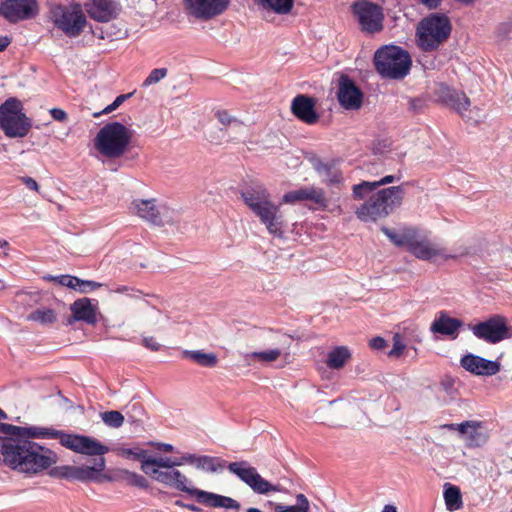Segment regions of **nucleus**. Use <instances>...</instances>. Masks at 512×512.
I'll list each match as a JSON object with an SVG mask.
<instances>
[{
    "instance_id": "1",
    "label": "nucleus",
    "mask_w": 512,
    "mask_h": 512,
    "mask_svg": "<svg viewBox=\"0 0 512 512\" xmlns=\"http://www.w3.org/2000/svg\"><path fill=\"white\" fill-rule=\"evenodd\" d=\"M28 432H20L15 438L0 437V453L3 463L10 469L29 474H39L58 461L57 454L34 442L33 439H55L51 436L54 428L23 427Z\"/></svg>"
},
{
    "instance_id": "2",
    "label": "nucleus",
    "mask_w": 512,
    "mask_h": 512,
    "mask_svg": "<svg viewBox=\"0 0 512 512\" xmlns=\"http://www.w3.org/2000/svg\"><path fill=\"white\" fill-rule=\"evenodd\" d=\"M241 197L249 209L260 219L270 234L282 237L284 219L280 206L271 201L268 190L261 184L247 186L241 190Z\"/></svg>"
},
{
    "instance_id": "3",
    "label": "nucleus",
    "mask_w": 512,
    "mask_h": 512,
    "mask_svg": "<svg viewBox=\"0 0 512 512\" xmlns=\"http://www.w3.org/2000/svg\"><path fill=\"white\" fill-rule=\"evenodd\" d=\"M404 194L403 185L381 189L373 193L355 213L365 222L385 218L402 204Z\"/></svg>"
},
{
    "instance_id": "4",
    "label": "nucleus",
    "mask_w": 512,
    "mask_h": 512,
    "mask_svg": "<svg viewBox=\"0 0 512 512\" xmlns=\"http://www.w3.org/2000/svg\"><path fill=\"white\" fill-rule=\"evenodd\" d=\"M451 31L452 26L446 15L432 13L417 26V46L424 52L435 51L449 38Z\"/></svg>"
},
{
    "instance_id": "5",
    "label": "nucleus",
    "mask_w": 512,
    "mask_h": 512,
    "mask_svg": "<svg viewBox=\"0 0 512 512\" xmlns=\"http://www.w3.org/2000/svg\"><path fill=\"white\" fill-rule=\"evenodd\" d=\"M411 64L409 53L394 45L381 47L374 55L375 69L382 78L403 79L409 73Z\"/></svg>"
},
{
    "instance_id": "6",
    "label": "nucleus",
    "mask_w": 512,
    "mask_h": 512,
    "mask_svg": "<svg viewBox=\"0 0 512 512\" xmlns=\"http://www.w3.org/2000/svg\"><path fill=\"white\" fill-rule=\"evenodd\" d=\"M132 138V132L120 122H110L97 133L94 145L101 155L109 159L121 157Z\"/></svg>"
},
{
    "instance_id": "7",
    "label": "nucleus",
    "mask_w": 512,
    "mask_h": 512,
    "mask_svg": "<svg viewBox=\"0 0 512 512\" xmlns=\"http://www.w3.org/2000/svg\"><path fill=\"white\" fill-rule=\"evenodd\" d=\"M49 14L54 26L70 38L78 37L87 24L82 6L78 3L68 6L53 4Z\"/></svg>"
},
{
    "instance_id": "8",
    "label": "nucleus",
    "mask_w": 512,
    "mask_h": 512,
    "mask_svg": "<svg viewBox=\"0 0 512 512\" xmlns=\"http://www.w3.org/2000/svg\"><path fill=\"white\" fill-rule=\"evenodd\" d=\"M23 105L17 98H8L0 105V128L10 138L25 137L31 126V119L22 113Z\"/></svg>"
},
{
    "instance_id": "9",
    "label": "nucleus",
    "mask_w": 512,
    "mask_h": 512,
    "mask_svg": "<svg viewBox=\"0 0 512 512\" xmlns=\"http://www.w3.org/2000/svg\"><path fill=\"white\" fill-rule=\"evenodd\" d=\"M106 466L104 457L94 460L93 466L63 465L50 469L49 475L53 478L66 479L69 481L101 482L105 476L102 474Z\"/></svg>"
},
{
    "instance_id": "10",
    "label": "nucleus",
    "mask_w": 512,
    "mask_h": 512,
    "mask_svg": "<svg viewBox=\"0 0 512 512\" xmlns=\"http://www.w3.org/2000/svg\"><path fill=\"white\" fill-rule=\"evenodd\" d=\"M350 8L362 32L373 35L383 30L384 13L379 4L369 0H356Z\"/></svg>"
},
{
    "instance_id": "11",
    "label": "nucleus",
    "mask_w": 512,
    "mask_h": 512,
    "mask_svg": "<svg viewBox=\"0 0 512 512\" xmlns=\"http://www.w3.org/2000/svg\"><path fill=\"white\" fill-rule=\"evenodd\" d=\"M227 468L256 494L267 495L282 490L280 485H274L264 479L248 461L231 462Z\"/></svg>"
},
{
    "instance_id": "12",
    "label": "nucleus",
    "mask_w": 512,
    "mask_h": 512,
    "mask_svg": "<svg viewBox=\"0 0 512 512\" xmlns=\"http://www.w3.org/2000/svg\"><path fill=\"white\" fill-rule=\"evenodd\" d=\"M58 439L60 444L67 449L76 453L103 457L109 452V447L99 442L97 439L86 435L69 434L61 430L54 429V433L50 434Z\"/></svg>"
},
{
    "instance_id": "13",
    "label": "nucleus",
    "mask_w": 512,
    "mask_h": 512,
    "mask_svg": "<svg viewBox=\"0 0 512 512\" xmlns=\"http://www.w3.org/2000/svg\"><path fill=\"white\" fill-rule=\"evenodd\" d=\"M468 327L475 337L490 344L499 343L510 337L506 318L501 315H493L485 321L469 324Z\"/></svg>"
},
{
    "instance_id": "14",
    "label": "nucleus",
    "mask_w": 512,
    "mask_h": 512,
    "mask_svg": "<svg viewBox=\"0 0 512 512\" xmlns=\"http://www.w3.org/2000/svg\"><path fill=\"white\" fill-rule=\"evenodd\" d=\"M444 429L457 430L467 448L483 446L489 439L488 431L480 421H464L459 424H444Z\"/></svg>"
},
{
    "instance_id": "15",
    "label": "nucleus",
    "mask_w": 512,
    "mask_h": 512,
    "mask_svg": "<svg viewBox=\"0 0 512 512\" xmlns=\"http://www.w3.org/2000/svg\"><path fill=\"white\" fill-rule=\"evenodd\" d=\"M38 13L37 0H1L0 16L10 23L34 18Z\"/></svg>"
},
{
    "instance_id": "16",
    "label": "nucleus",
    "mask_w": 512,
    "mask_h": 512,
    "mask_svg": "<svg viewBox=\"0 0 512 512\" xmlns=\"http://www.w3.org/2000/svg\"><path fill=\"white\" fill-rule=\"evenodd\" d=\"M229 4L230 0H184L188 13L202 21H208L223 14Z\"/></svg>"
},
{
    "instance_id": "17",
    "label": "nucleus",
    "mask_w": 512,
    "mask_h": 512,
    "mask_svg": "<svg viewBox=\"0 0 512 512\" xmlns=\"http://www.w3.org/2000/svg\"><path fill=\"white\" fill-rule=\"evenodd\" d=\"M337 99L347 110H357L363 102V93L348 75H341L338 82Z\"/></svg>"
},
{
    "instance_id": "18",
    "label": "nucleus",
    "mask_w": 512,
    "mask_h": 512,
    "mask_svg": "<svg viewBox=\"0 0 512 512\" xmlns=\"http://www.w3.org/2000/svg\"><path fill=\"white\" fill-rule=\"evenodd\" d=\"M460 365L466 371L476 376H493L501 369L498 361L485 359L475 354H466L460 359Z\"/></svg>"
},
{
    "instance_id": "19",
    "label": "nucleus",
    "mask_w": 512,
    "mask_h": 512,
    "mask_svg": "<svg viewBox=\"0 0 512 512\" xmlns=\"http://www.w3.org/2000/svg\"><path fill=\"white\" fill-rule=\"evenodd\" d=\"M151 477L153 480L178 491L185 492L192 496V490L195 487L189 486V479L179 470L175 468L171 470H159L152 468Z\"/></svg>"
},
{
    "instance_id": "20",
    "label": "nucleus",
    "mask_w": 512,
    "mask_h": 512,
    "mask_svg": "<svg viewBox=\"0 0 512 512\" xmlns=\"http://www.w3.org/2000/svg\"><path fill=\"white\" fill-rule=\"evenodd\" d=\"M306 200L312 201L318 209L326 210L328 207V199L326 198L324 190L316 187H304L289 191L285 193L282 198L284 203L289 204Z\"/></svg>"
},
{
    "instance_id": "21",
    "label": "nucleus",
    "mask_w": 512,
    "mask_h": 512,
    "mask_svg": "<svg viewBox=\"0 0 512 512\" xmlns=\"http://www.w3.org/2000/svg\"><path fill=\"white\" fill-rule=\"evenodd\" d=\"M316 101L314 98L299 94L291 103V112L300 121L312 125L319 120V114L315 109Z\"/></svg>"
},
{
    "instance_id": "22",
    "label": "nucleus",
    "mask_w": 512,
    "mask_h": 512,
    "mask_svg": "<svg viewBox=\"0 0 512 512\" xmlns=\"http://www.w3.org/2000/svg\"><path fill=\"white\" fill-rule=\"evenodd\" d=\"M88 15L98 22H109L115 19L120 7L114 0H90L85 4Z\"/></svg>"
},
{
    "instance_id": "23",
    "label": "nucleus",
    "mask_w": 512,
    "mask_h": 512,
    "mask_svg": "<svg viewBox=\"0 0 512 512\" xmlns=\"http://www.w3.org/2000/svg\"><path fill=\"white\" fill-rule=\"evenodd\" d=\"M310 163L323 183L330 186L342 183V173L335 160L324 161L320 157L314 156L310 159Z\"/></svg>"
},
{
    "instance_id": "24",
    "label": "nucleus",
    "mask_w": 512,
    "mask_h": 512,
    "mask_svg": "<svg viewBox=\"0 0 512 512\" xmlns=\"http://www.w3.org/2000/svg\"><path fill=\"white\" fill-rule=\"evenodd\" d=\"M72 314L67 319V324L72 325L76 321H83L89 325L97 322V307L91 303L89 298H80L70 305Z\"/></svg>"
},
{
    "instance_id": "25",
    "label": "nucleus",
    "mask_w": 512,
    "mask_h": 512,
    "mask_svg": "<svg viewBox=\"0 0 512 512\" xmlns=\"http://www.w3.org/2000/svg\"><path fill=\"white\" fill-rule=\"evenodd\" d=\"M191 492L192 496H194L199 503L205 504L213 508L239 510L241 507L238 501L228 496H223L213 492L200 490L198 488L192 490Z\"/></svg>"
},
{
    "instance_id": "26",
    "label": "nucleus",
    "mask_w": 512,
    "mask_h": 512,
    "mask_svg": "<svg viewBox=\"0 0 512 512\" xmlns=\"http://www.w3.org/2000/svg\"><path fill=\"white\" fill-rule=\"evenodd\" d=\"M463 326V321L450 317L446 312L441 311L438 317L432 322L430 330L433 333L448 336L456 339L458 330Z\"/></svg>"
},
{
    "instance_id": "27",
    "label": "nucleus",
    "mask_w": 512,
    "mask_h": 512,
    "mask_svg": "<svg viewBox=\"0 0 512 512\" xmlns=\"http://www.w3.org/2000/svg\"><path fill=\"white\" fill-rule=\"evenodd\" d=\"M408 250L418 259L425 261L442 255L441 249L436 248L428 239L417 240L416 235L413 236Z\"/></svg>"
},
{
    "instance_id": "28",
    "label": "nucleus",
    "mask_w": 512,
    "mask_h": 512,
    "mask_svg": "<svg viewBox=\"0 0 512 512\" xmlns=\"http://www.w3.org/2000/svg\"><path fill=\"white\" fill-rule=\"evenodd\" d=\"M133 208L142 219L154 225H163L161 212L156 207L154 200H136L133 202Z\"/></svg>"
},
{
    "instance_id": "29",
    "label": "nucleus",
    "mask_w": 512,
    "mask_h": 512,
    "mask_svg": "<svg viewBox=\"0 0 512 512\" xmlns=\"http://www.w3.org/2000/svg\"><path fill=\"white\" fill-rule=\"evenodd\" d=\"M400 180V176L387 175L378 181H362L359 184H355L352 188L353 197L357 200L364 199L369 193L376 190L378 187L386 184L393 183L394 181Z\"/></svg>"
},
{
    "instance_id": "30",
    "label": "nucleus",
    "mask_w": 512,
    "mask_h": 512,
    "mask_svg": "<svg viewBox=\"0 0 512 512\" xmlns=\"http://www.w3.org/2000/svg\"><path fill=\"white\" fill-rule=\"evenodd\" d=\"M441 98L446 105L453 108L459 114H463L470 106V99L465 93L458 92L448 87L442 89Z\"/></svg>"
},
{
    "instance_id": "31",
    "label": "nucleus",
    "mask_w": 512,
    "mask_h": 512,
    "mask_svg": "<svg viewBox=\"0 0 512 512\" xmlns=\"http://www.w3.org/2000/svg\"><path fill=\"white\" fill-rule=\"evenodd\" d=\"M181 466V462H178L177 458L170 457H153L149 456L146 460L143 461V465H141V470L151 476L152 468H156L159 470H171L175 467Z\"/></svg>"
},
{
    "instance_id": "32",
    "label": "nucleus",
    "mask_w": 512,
    "mask_h": 512,
    "mask_svg": "<svg viewBox=\"0 0 512 512\" xmlns=\"http://www.w3.org/2000/svg\"><path fill=\"white\" fill-rule=\"evenodd\" d=\"M381 231L388 237V239L398 247L408 246L415 236L414 229H404L401 232L392 230L386 226L381 227Z\"/></svg>"
},
{
    "instance_id": "33",
    "label": "nucleus",
    "mask_w": 512,
    "mask_h": 512,
    "mask_svg": "<svg viewBox=\"0 0 512 512\" xmlns=\"http://www.w3.org/2000/svg\"><path fill=\"white\" fill-rule=\"evenodd\" d=\"M350 358L349 349L345 346H338L328 353L326 364L331 369H341Z\"/></svg>"
},
{
    "instance_id": "34",
    "label": "nucleus",
    "mask_w": 512,
    "mask_h": 512,
    "mask_svg": "<svg viewBox=\"0 0 512 512\" xmlns=\"http://www.w3.org/2000/svg\"><path fill=\"white\" fill-rule=\"evenodd\" d=\"M259 6L278 15H287L294 6V0H255Z\"/></svg>"
},
{
    "instance_id": "35",
    "label": "nucleus",
    "mask_w": 512,
    "mask_h": 512,
    "mask_svg": "<svg viewBox=\"0 0 512 512\" xmlns=\"http://www.w3.org/2000/svg\"><path fill=\"white\" fill-rule=\"evenodd\" d=\"M444 500L449 511L458 510L463 505L460 489L450 483L444 485Z\"/></svg>"
},
{
    "instance_id": "36",
    "label": "nucleus",
    "mask_w": 512,
    "mask_h": 512,
    "mask_svg": "<svg viewBox=\"0 0 512 512\" xmlns=\"http://www.w3.org/2000/svg\"><path fill=\"white\" fill-rule=\"evenodd\" d=\"M184 356L196 362L198 365L203 367H214L216 366L218 359L214 353H204L200 350H185Z\"/></svg>"
},
{
    "instance_id": "37",
    "label": "nucleus",
    "mask_w": 512,
    "mask_h": 512,
    "mask_svg": "<svg viewBox=\"0 0 512 512\" xmlns=\"http://www.w3.org/2000/svg\"><path fill=\"white\" fill-rule=\"evenodd\" d=\"M215 116L224 127L231 128L238 135H243L246 132L244 123L231 116L227 111L219 110L215 113Z\"/></svg>"
},
{
    "instance_id": "38",
    "label": "nucleus",
    "mask_w": 512,
    "mask_h": 512,
    "mask_svg": "<svg viewBox=\"0 0 512 512\" xmlns=\"http://www.w3.org/2000/svg\"><path fill=\"white\" fill-rule=\"evenodd\" d=\"M195 468L209 473H216L223 470L224 461L217 457L202 455L198 456Z\"/></svg>"
},
{
    "instance_id": "39",
    "label": "nucleus",
    "mask_w": 512,
    "mask_h": 512,
    "mask_svg": "<svg viewBox=\"0 0 512 512\" xmlns=\"http://www.w3.org/2000/svg\"><path fill=\"white\" fill-rule=\"evenodd\" d=\"M310 504L308 498L304 494L296 495L295 505L276 504L275 512H309Z\"/></svg>"
},
{
    "instance_id": "40",
    "label": "nucleus",
    "mask_w": 512,
    "mask_h": 512,
    "mask_svg": "<svg viewBox=\"0 0 512 512\" xmlns=\"http://www.w3.org/2000/svg\"><path fill=\"white\" fill-rule=\"evenodd\" d=\"M27 319L43 325L52 324L56 321V314L52 309H37L31 312Z\"/></svg>"
},
{
    "instance_id": "41",
    "label": "nucleus",
    "mask_w": 512,
    "mask_h": 512,
    "mask_svg": "<svg viewBox=\"0 0 512 512\" xmlns=\"http://www.w3.org/2000/svg\"><path fill=\"white\" fill-rule=\"evenodd\" d=\"M120 476L122 479L126 480L127 483L131 486H135L138 488L146 489L149 486L148 480L135 472H131L129 470H120Z\"/></svg>"
},
{
    "instance_id": "42",
    "label": "nucleus",
    "mask_w": 512,
    "mask_h": 512,
    "mask_svg": "<svg viewBox=\"0 0 512 512\" xmlns=\"http://www.w3.org/2000/svg\"><path fill=\"white\" fill-rule=\"evenodd\" d=\"M102 421L109 427L119 428L124 423V416L116 410L106 411L100 414Z\"/></svg>"
},
{
    "instance_id": "43",
    "label": "nucleus",
    "mask_w": 512,
    "mask_h": 512,
    "mask_svg": "<svg viewBox=\"0 0 512 512\" xmlns=\"http://www.w3.org/2000/svg\"><path fill=\"white\" fill-rule=\"evenodd\" d=\"M43 279L49 282H56L60 286L68 287V288H75V283L78 282V277L72 276V275H59V276H53V275H45L43 276Z\"/></svg>"
},
{
    "instance_id": "44",
    "label": "nucleus",
    "mask_w": 512,
    "mask_h": 512,
    "mask_svg": "<svg viewBox=\"0 0 512 512\" xmlns=\"http://www.w3.org/2000/svg\"><path fill=\"white\" fill-rule=\"evenodd\" d=\"M117 452L120 456L123 457H133L135 460H139L141 465H143V461L149 458L147 450L140 448H125L121 447L117 449Z\"/></svg>"
},
{
    "instance_id": "45",
    "label": "nucleus",
    "mask_w": 512,
    "mask_h": 512,
    "mask_svg": "<svg viewBox=\"0 0 512 512\" xmlns=\"http://www.w3.org/2000/svg\"><path fill=\"white\" fill-rule=\"evenodd\" d=\"M281 353V349L275 348L267 351L252 352L248 356L257 359L258 361L268 363L276 361L280 357Z\"/></svg>"
},
{
    "instance_id": "46",
    "label": "nucleus",
    "mask_w": 512,
    "mask_h": 512,
    "mask_svg": "<svg viewBox=\"0 0 512 512\" xmlns=\"http://www.w3.org/2000/svg\"><path fill=\"white\" fill-rule=\"evenodd\" d=\"M102 286H103L102 283L92 281V280H82V279L78 278V282L75 283V288H73V289L76 291H79L81 293H87L89 291L96 290Z\"/></svg>"
},
{
    "instance_id": "47",
    "label": "nucleus",
    "mask_w": 512,
    "mask_h": 512,
    "mask_svg": "<svg viewBox=\"0 0 512 512\" xmlns=\"http://www.w3.org/2000/svg\"><path fill=\"white\" fill-rule=\"evenodd\" d=\"M167 75V69L166 68H156L153 69L150 74L147 76V78L143 82V86L147 87L152 84L158 83L160 80L165 78Z\"/></svg>"
},
{
    "instance_id": "48",
    "label": "nucleus",
    "mask_w": 512,
    "mask_h": 512,
    "mask_svg": "<svg viewBox=\"0 0 512 512\" xmlns=\"http://www.w3.org/2000/svg\"><path fill=\"white\" fill-rule=\"evenodd\" d=\"M29 430H23V427L16 426L8 423L0 422V432L3 434L2 437L15 438L20 432H28Z\"/></svg>"
},
{
    "instance_id": "49",
    "label": "nucleus",
    "mask_w": 512,
    "mask_h": 512,
    "mask_svg": "<svg viewBox=\"0 0 512 512\" xmlns=\"http://www.w3.org/2000/svg\"><path fill=\"white\" fill-rule=\"evenodd\" d=\"M406 345L402 342L400 334L396 333L393 336V347L389 351L388 355L390 357L398 358L402 355Z\"/></svg>"
},
{
    "instance_id": "50",
    "label": "nucleus",
    "mask_w": 512,
    "mask_h": 512,
    "mask_svg": "<svg viewBox=\"0 0 512 512\" xmlns=\"http://www.w3.org/2000/svg\"><path fill=\"white\" fill-rule=\"evenodd\" d=\"M132 95L133 93H127L117 96L116 99L102 111V113L107 114L116 110L125 100L129 99Z\"/></svg>"
},
{
    "instance_id": "51",
    "label": "nucleus",
    "mask_w": 512,
    "mask_h": 512,
    "mask_svg": "<svg viewBox=\"0 0 512 512\" xmlns=\"http://www.w3.org/2000/svg\"><path fill=\"white\" fill-rule=\"evenodd\" d=\"M424 100L421 98H408V109L413 113H419L424 107Z\"/></svg>"
},
{
    "instance_id": "52",
    "label": "nucleus",
    "mask_w": 512,
    "mask_h": 512,
    "mask_svg": "<svg viewBox=\"0 0 512 512\" xmlns=\"http://www.w3.org/2000/svg\"><path fill=\"white\" fill-rule=\"evenodd\" d=\"M369 346L374 350H382L387 346V342L384 338L377 336L369 341Z\"/></svg>"
},
{
    "instance_id": "53",
    "label": "nucleus",
    "mask_w": 512,
    "mask_h": 512,
    "mask_svg": "<svg viewBox=\"0 0 512 512\" xmlns=\"http://www.w3.org/2000/svg\"><path fill=\"white\" fill-rule=\"evenodd\" d=\"M49 112L51 117L56 121L64 122L65 120H67V113L63 109L52 108Z\"/></svg>"
},
{
    "instance_id": "54",
    "label": "nucleus",
    "mask_w": 512,
    "mask_h": 512,
    "mask_svg": "<svg viewBox=\"0 0 512 512\" xmlns=\"http://www.w3.org/2000/svg\"><path fill=\"white\" fill-rule=\"evenodd\" d=\"M20 180L22 181V183L30 190H33V191H36V192H39V189H40V186L38 185V183L36 182L35 179H33L32 177H29V176H23L20 178Z\"/></svg>"
},
{
    "instance_id": "55",
    "label": "nucleus",
    "mask_w": 512,
    "mask_h": 512,
    "mask_svg": "<svg viewBox=\"0 0 512 512\" xmlns=\"http://www.w3.org/2000/svg\"><path fill=\"white\" fill-rule=\"evenodd\" d=\"M198 456L195 454L186 453L182 455L180 458H177L178 462H181V466L184 464H190L195 467Z\"/></svg>"
},
{
    "instance_id": "56",
    "label": "nucleus",
    "mask_w": 512,
    "mask_h": 512,
    "mask_svg": "<svg viewBox=\"0 0 512 512\" xmlns=\"http://www.w3.org/2000/svg\"><path fill=\"white\" fill-rule=\"evenodd\" d=\"M142 342L143 345L151 351H158L161 347L154 337H144Z\"/></svg>"
},
{
    "instance_id": "57",
    "label": "nucleus",
    "mask_w": 512,
    "mask_h": 512,
    "mask_svg": "<svg viewBox=\"0 0 512 512\" xmlns=\"http://www.w3.org/2000/svg\"><path fill=\"white\" fill-rule=\"evenodd\" d=\"M175 505L176 506H179V507H183V508H186L190 511H193V512H202V508L194 505V504H186V503H183L181 500H177L175 502Z\"/></svg>"
},
{
    "instance_id": "58",
    "label": "nucleus",
    "mask_w": 512,
    "mask_h": 512,
    "mask_svg": "<svg viewBox=\"0 0 512 512\" xmlns=\"http://www.w3.org/2000/svg\"><path fill=\"white\" fill-rule=\"evenodd\" d=\"M151 445L155 446L158 450L163 452H172L174 450V447L171 444L168 443H161V442H151Z\"/></svg>"
},
{
    "instance_id": "59",
    "label": "nucleus",
    "mask_w": 512,
    "mask_h": 512,
    "mask_svg": "<svg viewBox=\"0 0 512 512\" xmlns=\"http://www.w3.org/2000/svg\"><path fill=\"white\" fill-rule=\"evenodd\" d=\"M442 0H420V2L428 9H436Z\"/></svg>"
},
{
    "instance_id": "60",
    "label": "nucleus",
    "mask_w": 512,
    "mask_h": 512,
    "mask_svg": "<svg viewBox=\"0 0 512 512\" xmlns=\"http://www.w3.org/2000/svg\"><path fill=\"white\" fill-rule=\"evenodd\" d=\"M326 413V409L323 408V407H320L318 408L316 411H315V417L317 420L321 421V422H325L326 420L329 419L328 416L325 415Z\"/></svg>"
},
{
    "instance_id": "61",
    "label": "nucleus",
    "mask_w": 512,
    "mask_h": 512,
    "mask_svg": "<svg viewBox=\"0 0 512 512\" xmlns=\"http://www.w3.org/2000/svg\"><path fill=\"white\" fill-rule=\"evenodd\" d=\"M264 338L265 339H286L287 337L285 335H280L278 333H275L271 330L264 332Z\"/></svg>"
},
{
    "instance_id": "62",
    "label": "nucleus",
    "mask_w": 512,
    "mask_h": 512,
    "mask_svg": "<svg viewBox=\"0 0 512 512\" xmlns=\"http://www.w3.org/2000/svg\"><path fill=\"white\" fill-rule=\"evenodd\" d=\"M10 43H11V39L8 36H1L0 37V52L5 50Z\"/></svg>"
},
{
    "instance_id": "63",
    "label": "nucleus",
    "mask_w": 512,
    "mask_h": 512,
    "mask_svg": "<svg viewBox=\"0 0 512 512\" xmlns=\"http://www.w3.org/2000/svg\"><path fill=\"white\" fill-rule=\"evenodd\" d=\"M382 512H397V510L393 505H385Z\"/></svg>"
},
{
    "instance_id": "64",
    "label": "nucleus",
    "mask_w": 512,
    "mask_h": 512,
    "mask_svg": "<svg viewBox=\"0 0 512 512\" xmlns=\"http://www.w3.org/2000/svg\"><path fill=\"white\" fill-rule=\"evenodd\" d=\"M8 418L7 413L0 408V420H5Z\"/></svg>"
}]
</instances>
